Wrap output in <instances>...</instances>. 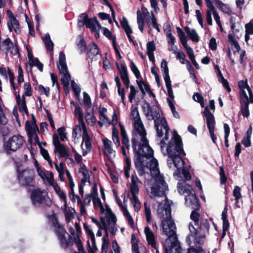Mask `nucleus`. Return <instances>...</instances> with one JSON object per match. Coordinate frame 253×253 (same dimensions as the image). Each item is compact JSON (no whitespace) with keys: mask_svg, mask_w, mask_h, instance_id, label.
<instances>
[{"mask_svg":"<svg viewBox=\"0 0 253 253\" xmlns=\"http://www.w3.org/2000/svg\"><path fill=\"white\" fill-rule=\"evenodd\" d=\"M136 156L134 163L136 169L139 176L143 175L145 172L144 168L146 163H144V158L147 160L153 157V150L149 144V141L138 142L136 144L135 148H132Z\"/></svg>","mask_w":253,"mask_h":253,"instance_id":"f257e3e1","label":"nucleus"},{"mask_svg":"<svg viewBox=\"0 0 253 253\" xmlns=\"http://www.w3.org/2000/svg\"><path fill=\"white\" fill-rule=\"evenodd\" d=\"M158 215L163 219L162 221L163 234L168 237V239H177L175 224L171 219V207L169 204H165L157 210Z\"/></svg>","mask_w":253,"mask_h":253,"instance_id":"f03ea898","label":"nucleus"},{"mask_svg":"<svg viewBox=\"0 0 253 253\" xmlns=\"http://www.w3.org/2000/svg\"><path fill=\"white\" fill-rule=\"evenodd\" d=\"M173 140L170 141L167 148V153L169 158L171 159L174 166L179 169L183 165L184 161L180 156H185L183 143L180 136L176 132L173 134Z\"/></svg>","mask_w":253,"mask_h":253,"instance_id":"7ed1b4c3","label":"nucleus"},{"mask_svg":"<svg viewBox=\"0 0 253 253\" xmlns=\"http://www.w3.org/2000/svg\"><path fill=\"white\" fill-rule=\"evenodd\" d=\"M131 115L134 120V129L132 131V138L131 140L132 148H135L136 143H138V135L140 136L141 142L149 141L146 137V131L141 120L137 107L134 108L131 110Z\"/></svg>","mask_w":253,"mask_h":253,"instance_id":"20e7f679","label":"nucleus"},{"mask_svg":"<svg viewBox=\"0 0 253 253\" xmlns=\"http://www.w3.org/2000/svg\"><path fill=\"white\" fill-rule=\"evenodd\" d=\"M142 102L143 104L142 105V108L143 111H146V108H147L148 110V111L145 113V115L148 119L149 120H152L156 118V120L154 121V123L157 136L159 137H162L163 136V131H162L161 128L159 129V126L160 124L158 121L159 119H160V109L157 105H153L152 107L150 103L145 100H143Z\"/></svg>","mask_w":253,"mask_h":253,"instance_id":"39448f33","label":"nucleus"},{"mask_svg":"<svg viewBox=\"0 0 253 253\" xmlns=\"http://www.w3.org/2000/svg\"><path fill=\"white\" fill-rule=\"evenodd\" d=\"M52 224L53 226L58 229L56 230V233L61 247L66 250L70 246H73L74 243L73 237L67 232L63 225L59 223L57 218H55Z\"/></svg>","mask_w":253,"mask_h":253,"instance_id":"423d86ee","label":"nucleus"},{"mask_svg":"<svg viewBox=\"0 0 253 253\" xmlns=\"http://www.w3.org/2000/svg\"><path fill=\"white\" fill-rule=\"evenodd\" d=\"M17 178L21 186L24 187H34L36 186L35 172L34 169H25L17 170Z\"/></svg>","mask_w":253,"mask_h":253,"instance_id":"0eeeda50","label":"nucleus"},{"mask_svg":"<svg viewBox=\"0 0 253 253\" xmlns=\"http://www.w3.org/2000/svg\"><path fill=\"white\" fill-rule=\"evenodd\" d=\"M78 25L82 27L84 25L89 28L91 31L94 33L96 38L99 37V30L102 28L100 24L98 22L96 18H89L85 13L82 14L78 19Z\"/></svg>","mask_w":253,"mask_h":253,"instance_id":"6e6552de","label":"nucleus"},{"mask_svg":"<svg viewBox=\"0 0 253 253\" xmlns=\"http://www.w3.org/2000/svg\"><path fill=\"white\" fill-rule=\"evenodd\" d=\"M204 116L206 119L207 127L209 130V133L212 141L216 144L217 137L214 134V129L215 125V121L213 114L210 111L208 106L205 107L203 112Z\"/></svg>","mask_w":253,"mask_h":253,"instance_id":"1a4fd4ad","label":"nucleus"},{"mask_svg":"<svg viewBox=\"0 0 253 253\" xmlns=\"http://www.w3.org/2000/svg\"><path fill=\"white\" fill-rule=\"evenodd\" d=\"M156 184L151 187V192L154 196H166L165 191L168 190V186L163 176L156 179Z\"/></svg>","mask_w":253,"mask_h":253,"instance_id":"9d476101","label":"nucleus"},{"mask_svg":"<svg viewBox=\"0 0 253 253\" xmlns=\"http://www.w3.org/2000/svg\"><path fill=\"white\" fill-rule=\"evenodd\" d=\"M24 141L23 136L20 135H13L7 141L5 149L7 151H15L22 146Z\"/></svg>","mask_w":253,"mask_h":253,"instance_id":"9b49d317","label":"nucleus"},{"mask_svg":"<svg viewBox=\"0 0 253 253\" xmlns=\"http://www.w3.org/2000/svg\"><path fill=\"white\" fill-rule=\"evenodd\" d=\"M58 58V67L61 76L60 79H70L71 76L67 70L65 55L63 52H60Z\"/></svg>","mask_w":253,"mask_h":253,"instance_id":"f8f14e48","label":"nucleus"},{"mask_svg":"<svg viewBox=\"0 0 253 253\" xmlns=\"http://www.w3.org/2000/svg\"><path fill=\"white\" fill-rule=\"evenodd\" d=\"M25 128L28 137V141L32 144V138H34L35 140L34 145H38L39 147H40V146H42V142H40L39 137L36 132L37 129H35L31 126L30 122L29 121L26 122Z\"/></svg>","mask_w":253,"mask_h":253,"instance_id":"ddd939ff","label":"nucleus"},{"mask_svg":"<svg viewBox=\"0 0 253 253\" xmlns=\"http://www.w3.org/2000/svg\"><path fill=\"white\" fill-rule=\"evenodd\" d=\"M44 190H41L39 188L33 189L31 193V200L34 206L40 205L45 200V196L43 195Z\"/></svg>","mask_w":253,"mask_h":253,"instance_id":"4468645a","label":"nucleus"},{"mask_svg":"<svg viewBox=\"0 0 253 253\" xmlns=\"http://www.w3.org/2000/svg\"><path fill=\"white\" fill-rule=\"evenodd\" d=\"M53 144L54 146V153H57L59 156H68V151L65 145L60 143L58 136L56 133L53 135Z\"/></svg>","mask_w":253,"mask_h":253,"instance_id":"2eb2a0df","label":"nucleus"},{"mask_svg":"<svg viewBox=\"0 0 253 253\" xmlns=\"http://www.w3.org/2000/svg\"><path fill=\"white\" fill-rule=\"evenodd\" d=\"M185 205L193 210H200V203L194 191L185 197Z\"/></svg>","mask_w":253,"mask_h":253,"instance_id":"dca6fc26","label":"nucleus"},{"mask_svg":"<svg viewBox=\"0 0 253 253\" xmlns=\"http://www.w3.org/2000/svg\"><path fill=\"white\" fill-rule=\"evenodd\" d=\"M0 50L9 51L13 55L18 53V49L15 43L9 38L6 39L0 45Z\"/></svg>","mask_w":253,"mask_h":253,"instance_id":"f3484780","label":"nucleus"},{"mask_svg":"<svg viewBox=\"0 0 253 253\" xmlns=\"http://www.w3.org/2000/svg\"><path fill=\"white\" fill-rule=\"evenodd\" d=\"M149 14L147 9L142 7L141 10L137 11V23L140 31L143 33L145 25V18Z\"/></svg>","mask_w":253,"mask_h":253,"instance_id":"a211bd4d","label":"nucleus"},{"mask_svg":"<svg viewBox=\"0 0 253 253\" xmlns=\"http://www.w3.org/2000/svg\"><path fill=\"white\" fill-rule=\"evenodd\" d=\"M29 64L30 66H36L38 69L42 72L43 70V65L39 61L38 58L34 57L32 50L28 47H26Z\"/></svg>","mask_w":253,"mask_h":253,"instance_id":"6ab92c4d","label":"nucleus"},{"mask_svg":"<svg viewBox=\"0 0 253 253\" xmlns=\"http://www.w3.org/2000/svg\"><path fill=\"white\" fill-rule=\"evenodd\" d=\"M240 110L242 116L248 118L250 116V111L249 109V101L248 97L246 98L240 97Z\"/></svg>","mask_w":253,"mask_h":253,"instance_id":"aec40b11","label":"nucleus"},{"mask_svg":"<svg viewBox=\"0 0 253 253\" xmlns=\"http://www.w3.org/2000/svg\"><path fill=\"white\" fill-rule=\"evenodd\" d=\"M144 233L149 245L151 246L152 248L156 249V244L154 233L148 226L145 227Z\"/></svg>","mask_w":253,"mask_h":253,"instance_id":"412c9836","label":"nucleus"},{"mask_svg":"<svg viewBox=\"0 0 253 253\" xmlns=\"http://www.w3.org/2000/svg\"><path fill=\"white\" fill-rule=\"evenodd\" d=\"M120 127L121 135L122 137V147L125 148L128 150L130 148L129 139L126 131L124 125L121 122H119Z\"/></svg>","mask_w":253,"mask_h":253,"instance_id":"4be33fe9","label":"nucleus"},{"mask_svg":"<svg viewBox=\"0 0 253 253\" xmlns=\"http://www.w3.org/2000/svg\"><path fill=\"white\" fill-rule=\"evenodd\" d=\"M177 190L181 195H183L185 193H187L188 195L194 192L192 186L186 183L185 180L178 182Z\"/></svg>","mask_w":253,"mask_h":253,"instance_id":"5701e85b","label":"nucleus"},{"mask_svg":"<svg viewBox=\"0 0 253 253\" xmlns=\"http://www.w3.org/2000/svg\"><path fill=\"white\" fill-rule=\"evenodd\" d=\"M205 1L207 6L208 7L206 11V21L209 25H212L211 14L213 15L215 9L211 0H207Z\"/></svg>","mask_w":253,"mask_h":253,"instance_id":"b1692460","label":"nucleus"},{"mask_svg":"<svg viewBox=\"0 0 253 253\" xmlns=\"http://www.w3.org/2000/svg\"><path fill=\"white\" fill-rule=\"evenodd\" d=\"M196 226H198L199 233L205 234L206 232L209 233L210 224L207 219L201 218L200 220L199 225Z\"/></svg>","mask_w":253,"mask_h":253,"instance_id":"393cba45","label":"nucleus"},{"mask_svg":"<svg viewBox=\"0 0 253 253\" xmlns=\"http://www.w3.org/2000/svg\"><path fill=\"white\" fill-rule=\"evenodd\" d=\"M62 83L64 85H68L69 81H71L72 88L74 91L75 98L77 99H79L80 94L81 92V88L78 85L75 83L74 80H60Z\"/></svg>","mask_w":253,"mask_h":253,"instance_id":"a878e982","label":"nucleus"},{"mask_svg":"<svg viewBox=\"0 0 253 253\" xmlns=\"http://www.w3.org/2000/svg\"><path fill=\"white\" fill-rule=\"evenodd\" d=\"M121 24L124 28L127 37L130 42H132V39L130 34L132 33V30L128 24V22L126 18L123 17L120 21Z\"/></svg>","mask_w":253,"mask_h":253,"instance_id":"bb28decb","label":"nucleus"},{"mask_svg":"<svg viewBox=\"0 0 253 253\" xmlns=\"http://www.w3.org/2000/svg\"><path fill=\"white\" fill-rule=\"evenodd\" d=\"M87 55L88 57L92 59L96 56H100L98 46L94 42H92L89 45V50L87 52Z\"/></svg>","mask_w":253,"mask_h":253,"instance_id":"cd10ccee","label":"nucleus"},{"mask_svg":"<svg viewBox=\"0 0 253 253\" xmlns=\"http://www.w3.org/2000/svg\"><path fill=\"white\" fill-rule=\"evenodd\" d=\"M248 80H240L238 82V86L240 89V97H243L244 98H246L248 96L245 89L246 88L247 91H248L249 87H250L247 83Z\"/></svg>","mask_w":253,"mask_h":253,"instance_id":"c85d7f7f","label":"nucleus"},{"mask_svg":"<svg viewBox=\"0 0 253 253\" xmlns=\"http://www.w3.org/2000/svg\"><path fill=\"white\" fill-rule=\"evenodd\" d=\"M184 29L190 40L195 42H199V36L195 29H190L188 27H185Z\"/></svg>","mask_w":253,"mask_h":253,"instance_id":"c756f323","label":"nucleus"},{"mask_svg":"<svg viewBox=\"0 0 253 253\" xmlns=\"http://www.w3.org/2000/svg\"><path fill=\"white\" fill-rule=\"evenodd\" d=\"M159 122L160 124L159 127L160 126L161 129L162 130V127L165 129V134L164 139L165 140H168L169 138V128L167 122L165 118H162L161 119H159Z\"/></svg>","mask_w":253,"mask_h":253,"instance_id":"7c9ffc66","label":"nucleus"},{"mask_svg":"<svg viewBox=\"0 0 253 253\" xmlns=\"http://www.w3.org/2000/svg\"><path fill=\"white\" fill-rule=\"evenodd\" d=\"M138 85V87L142 93V98L145 95L146 91L147 92L151 90L150 87L147 82L144 80H136Z\"/></svg>","mask_w":253,"mask_h":253,"instance_id":"2f4dec72","label":"nucleus"},{"mask_svg":"<svg viewBox=\"0 0 253 253\" xmlns=\"http://www.w3.org/2000/svg\"><path fill=\"white\" fill-rule=\"evenodd\" d=\"M7 26L10 32L13 30L16 33H19L20 31L19 22L16 18L10 20V22L7 23Z\"/></svg>","mask_w":253,"mask_h":253,"instance_id":"473e14b6","label":"nucleus"},{"mask_svg":"<svg viewBox=\"0 0 253 253\" xmlns=\"http://www.w3.org/2000/svg\"><path fill=\"white\" fill-rule=\"evenodd\" d=\"M84 142L85 147L86 150L88 151H91V143L90 141V138L87 133V130H84V132H83V141L82 143V145L83 143Z\"/></svg>","mask_w":253,"mask_h":253,"instance_id":"72a5a7b5","label":"nucleus"},{"mask_svg":"<svg viewBox=\"0 0 253 253\" xmlns=\"http://www.w3.org/2000/svg\"><path fill=\"white\" fill-rule=\"evenodd\" d=\"M153 159L149 162L146 163L145 166L146 168H149L150 170L156 171L158 170V160L154 158V156L152 157Z\"/></svg>","mask_w":253,"mask_h":253,"instance_id":"f704fd0d","label":"nucleus"},{"mask_svg":"<svg viewBox=\"0 0 253 253\" xmlns=\"http://www.w3.org/2000/svg\"><path fill=\"white\" fill-rule=\"evenodd\" d=\"M104 148L103 149V153L105 155L108 156L113 152V149L111 147V141L107 138H105L103 140Z\"/></svg>","mask_w":253,"mask_h":253,"instance_id":"c9c22d12","label":"nucleus"},{"mask_svg":"<svg viewBox=\"0 0 253 253\" xmlns=\"http://www.w3.org/2000/svg\"><path fill=\"white\" fill-rule=\"evenodd\" d=\"M213 1L215 2L217 8H218L223 12L228 15L231 14V11L228 5L223 3L220 1H218L217 0H213Z\"/></svg>","mask_w":253,"mask_h":253,"instance_id":"e433bc0d","label":"nucleus"},{"mask_svg":"<svg viewBox=\"0 0 253 253\" xmlns=\"http://www.w3.org/2000/svg\"><path fill=\"white\" fill-rule=\"evenodd\" d=\"M161 70L163 73L164 79H170L169 74L168 62L165 59H163L161 64Z\"/></svg>","mask_w":253,"mask_h":253,"instance_id":"4c0bfd02","label":"nucleus"},{"mask_svg":"<svg viewBox=\"0 0 253 253\" xmlns=\"http://www.w3.org/2000/svg\"><path fill=\"white\" fill-rule=\"evenodd\" d=\"M117 68L120 73L122 79H128L127 71L126 66L123 64L117 63Z\"/></svg>","mask_w":253,"mask_h":253,"instance_id":"58836bf2","label":"nucleus"},{"mask_svg":"<svg viewBox=\"0 0 253 253\" xmlns=\"http://www.w3.org/2000/svg\"><path fill=\"white\" fill-rule=\"evenodd\" d=\"M43 41L46 49L48 50L52 51L53 48V43L52 42L48 33H46L44 37L43 38Z\"/></svg>","mask_w":253,"mask_h":253,"instance_id":"ea45409f","label":"nucleus"},{"mask_svg":"<svg viewBox=\"0 0 253 253\" xmlns=\"http://www.w3.org/2000/svg\"><path fill=\"white\" fill-rule=\"evenodd\" d=\"M121 80H115L116 82V84L118 88V92L119 95L121 96V100L122 101L124 105H126V103L125 102V91L124 88H122V84L120 82Z\"/></svg>","mask_w":253,"mask_h":253,"instance_id":"a19ab883","label":"nucleus"},{"mask_svg":"<svg viewBox=\"0 0 253 253\" xmlns=\"http://www.w3.org/2000/svg\"><path fill=\"white\" fill-rule=\"evenodd\" d=\"M73 240L74 242L76 244L79 251V252H77V253H86L84 251L82 242L78 234H76V235L75 236Z\"/></svg>","mask_w":253,"mask_h":253,"instance_id":"79ce46f5","label":"nucleus"},{"mask_svg":"<svg viewBox=\"0 0 253 253\" xmlns=\"http://www.w3.org/2000/svg\"><path fill=\"white\" fill-rule=\"evenodd\" d=\"M233 195L235 197L236 205H237L239 200L241 198V188L238 186H235L233 191ZM238 208L239 206H237Z\"/></svg>","mask_w":253,"mask_h":253,"instance_id":"37998d69","label":"nucleus"},{"mask_svg":"<svg viewBox=\"0 0 253 253\" xmlns=\"http://www.w3.org/2000/svg\"><path fill=\"white\" fill-rule=\"evenodd\" d=\"M130 190L132 195H136L139 193V189L136 181L132 177V182L130 184Z\"/></svg>","mask_w":253,"mask_h":253,"instance_id":"c03bdc74","label":"nucleus"},{"mask_svg":"<svg viewBox=\"0 0 253 253\" xmlns=\"http://www.w3.org/2000/svg\"><path fill=\"white\" fill-rule=\"evenodd\" d=\"M199 210H193L190 214V218L195 223V225H199V223L200 221L199 217L200 214L197 211Z\"/></svg>","mask_w":253,"mask_h":253,"instance_id":"a18cd8bd","label":"nucleus"},{"mask_svg":"<svg viewBox=\"0 0 253 253\" xmlns=\"http://www.w3.org/2000/svg\"><path fill=\"white\" fill-rule=\"evenodd\" d=\"M71 104H73L75 107L74 111L75 116H78V118L84 117L83 111L79 105L77 103H75L74 102H72Z\"/></svg>","mask_w":253,"mask_h":253,"instance_id":"49530a36","label":"nucleus"},{"mask_svg":"<svg viewBox=\"0 0 253 253\" xmlns=\"http://www.w3.org/2000/svg\"><path fill=\"white\" fill-rule=\"evenodd\" d=\"M7 74L8 75L9 79H13L14 76L9 68L8 73H7L5 68L2 67H0V74L2 76L3 78H7Z\"/></svg>","mask_w":253,"mask_h":253,"instance_id":"de8ad7c7","label":"nucleus"},{"mask_svg":"<svg viewBox=\"0 0 253 253\" xmlns=\"http://www.w3.org/2000/svg\"><path fill=\"white\" fill-rule=\"evenodd\" d=\"M19 107V111L20 112H24L25 113H28V109L26 106L25 98L23 95L22 97V102L19 104H18Z\"/></svg>","mask_w":253,"mask_h":253,"instance_id":"09e8293b","label":"nucleus"},{"mask_svg":"<svg viewBox=\"0 0 253 253\" xmlns=\"http://www.w3.org/2000/svg\"><path fill=\"white\" fill-rule=\"evenodd\" d=\"M229 40L231 42L232 45L235 47L237 51L240 50V47L238 43V42L236 40L234 35L229 34L228 36Z\"/></svg>","mask_w":253,"mask_h":253,"instance_id":"8fccbe9b","label":"nucleus"},{"mask_svg":"<svg viewBox=\"0 0 253 253\" xmlns=\"http://www.w3.org/2000/svg\"><path fill=\"white\" fill-rule=\"evenodd\" d=\"M83 102L84 104L87 107L90 108L91 106V102L89 95L86 92H84Z\"/></svg>","mask_w":253,"mask_h":253,"instance_id":"3c124183","label":"nucleus"},{"mask_svg":"<svg viewBox=\"0 0 253 253\" xmlns=\"http://www.w3.org/2000/svg\"><path fill=\"white\" fill-rule=\"evenodd\" d=\"M151 23L153 27L157 30L158 33H159L160 32V29L159 27L157 20L152 11L151 12Z\"/></svg>","mask_w":253,"mask_h":253,"instance_id":"603ef678","label":"nucleus"},{"mask_svg":"<svg viewBox=\"0 0 253 253\" xmlns=\"http://www.w3.org/2000/svg\"><path fill=\"white\" fill-rule=\"evenodd\" d=\"M109 240L106 239L105 237L102 238V244L101 247L102 253H107L109 245Z\"/></svg>","mask_w":253,"mask_h":253,"instance_id":"864d4df0","label":"nucleus"},{"mask_svg":"<svg viewBox=\"0 0 253 253\" xmlns=\"http://www.w3.org/2000/svg\"><path fill=\"white\" fill-rule=\"evenodd\" d=\"M130 91L128 95L129 101L132 103L133 100L134 99L136 92L138 91L135 89L134 86L131 85L130 86Z\"/></svg>","mask_w":253,"mask_h":253,"instance_id":"5fc2aeb1","label":"nucleus"},{"mask_svg":"<svg viewBox=\"0 0 253 253\" xmlns=\"http://www.w3.org/2000/svg\"><path fill=\"white\" fill-rule=\"evenodd\" d=\"M8 123V119L6 118L3 109L0 110V125L5 126Z\"/></svg>","mask_w":253,"mask_h":253,"instance_id":"6e6d98bb","label":"nucleus"},{"mask_svg":"<svg viewBox=\"0 0 253 253\" xmlns=\"http://www.w3.org/2000/svg\"><path fill=\"white\" fill-rule=\"evenodd\" d=\"M156 49L155 44L154 42H149L147 44V52L154 53Z\"/></svg>","mask_w":253,"mask_h":253,"instance_id":"4d7b16f0","label":"nucleus"},{"mask_svg":"<svg viewBox=\"0 0 253 253\" xmlns=\"http://www.w3.org/2000/svg\"><path fill=\"white\" fill-rule=\"evenodd\" d=\"M24 89L25 93L24 94L27 96H30L32 95V90L31 86L30 83H25L24 84Z\"/></svg>","mask_w":253,"mask_h":253,"instance_id":"13d9d810","label":"nucleus"},{"mask_svg":"<svg viewBox=\"0 0 253 253\" xmlns=\"http://www.w3.org/2000/svg\"><path fill=\"white\" fill-rule=\"evenodd\" d=\"M246 32L248 34H253V19L245 25Z\"/></svg>","mask_w":253,"mask_h":253,"instance_id":"bf43d9fd","label":"nucleus"},{"mask_svg":"<svg viewBox=\"0 0 253 253\" xmlns=\"http://www.w3.org/2000/svg\"><path fill=\"white\" fill-rule=\"evenodd\" d=\"M145 205H146V204L145 203ZM145 214L146 215V221L148 223H150L151 222V210L150 208L146 207L145 206Z\"/></svg>","mask_w":253,"mask_h":253,"instance_id":"052dcab7","label":"nucleus"},{"mask_svg":"<svg viewBox=\"0 0 253 253\" xmlns=\"http://www.w3.org/2000/svg\"><path fill=\"white\" fill-rule=\"evenodd\" d=\"M91 198H95L98 196L97 183H94L91 189L90 194H89Z\"/></svg>","mask_w":253,"mask_h":253,"instance_id":"680f3d73","label":"nucleus"},{"mask_svg":"<svg viewBox=\"0 0 253 253\" xmlns=\"http://www.w3.org/2000/svg\"><path fill=\"white\" fill-rule=\"evenodd\" d=\"M45 112L50 126L52 128V129H55V125L51 114L50 113L48 110H46Z\"/></svg>","mask_w":253,"mask_h":253,"instance_id":"e2e57ef3","label":"nucleus"},{"mask_svg":"<svg viewBox=\"0 0 253 253\" xmlns=\"http://www.w3.org/2000/svg\"><path fill=\"white\" fill-rule=\"evenodd\" d=\"M10 130L7 127L1 126L0 127V134L3 136H6L9 133Z\"/></svg>","mask_w":253,"mask_h":253,"instance_id":"0e129e2a","label":"nucleus"},{"mask_svg":"<svg viewBox=\"0 0 253 253\" xmlns=\"http://www.w3.org/2000/svg\"><path fill=\"white\" fill-rule=\"evenodd\" d=\"M40 152L43 158L45 159H49L50 157L47 150L43 148L42 146H40Z\"/></svg>","mask_w":253,"mask_h":253,"instance_id":"69168bd1","label":"nucleus"},{"mask_svg":"<svg viewBox=\"0 0 253 253\" xmlns=\"http://www.w3.org/2000/svg\"><path fill=\"white\" fill-rule=\"evenodd\" d=\"M131 69L132 72L134 73V74L135 76V77L137 79H138L140 76V73L139 70H138L137 68L136 67V65L134 64V63L131 62Z\"/></svg>","mask_w":253,"mask_h":253,"instance_id":"338daca9","label":"nucleus"},{"mask_svg":"<svg viewBox=\"0 0 253 253\" xmlns=\"http://www.w3.org/2000/svg\"><path fill=\"white\" fill-rule=\"evenodd\" d=\"M176 58L181 61V62L183 64L185 60V55L184 53L180 50H178L174 54Z\"/></svg>","mask_w":253,"mask_h":253,"instance_id":"774afa93","label":"nucleus"}]
</instances>
